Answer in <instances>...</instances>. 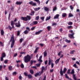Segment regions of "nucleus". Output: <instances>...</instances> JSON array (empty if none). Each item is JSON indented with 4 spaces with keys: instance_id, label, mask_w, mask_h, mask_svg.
<instances>
[{
    "instance_id": "15",
    "label": "nucleus",
    "mask_w": 80,
    "mask_h": 80,
    "mask_svg": "<svg viewBox=\"0 0 80 80\" xmlns=\"http://www.w3.org/2000/svg\"><path fill=\"white\" fill-rule=\"evenodd\" d=\"M26 18H27V21H28V20H31V16H30L27 15L26 16Z\"/></svg>"
},
{
    "instance_id": "3",
    "label": "nucleus",
    "mask_w": 80,
    "mask_h": 80,
    "mask_svg": "<svg viewBox=\"0 0 80 80\" xmlns=\"http://www.w3.org/2000/svg\"><path fill=\"white\" fill-rule=\"evenodd\" d=\"M69 32L71 33L72 34H70L68 35L69 37L70 38H74V36L73 35H75V33L73 32V31L72 30H70L69 31Z\"/></svg>"
},
{
    "instance_id": "35",
    "label": "nucleus",
    "mask_w": 80,
    "mask_h": 80,
    "mask_svg": "<svg viewBox=\"0 0 80 80\" xmlns=\"http://www.w3.org/2000/svg\"><path fill=\"white\" fill-rule=\"evenodd\" d=\"M45 69V67L44 66H42V72H43V70H44V69Z\"/></svg>"
},
{
    "instance_id": "42",
    "label": "nucleus",
    "mask_w": 80,
    "mask_h": 80,
    "mask_svg": "<svg viewBox=\"0 0 80 80\" xmlns=\"http://www.w3.org/2000/svg\"><path fill=\"white\" fill-rule=\"evenodd\" d=\"M8 59H6L4 61V63H5V64H7V63H8Z\"/></svg>"
},
{
    "instance_id": "58",
    "label": "nucleus",
    "mask_w": 80,
    "mask_h": 80,
    "mask_svg": "<svg viewBox=\"0 0 80 80\" xmlns=\"http://www.w3.org/2000/svg\"><path fill=\"white\" fill-rule=\"evenodd\" d=\"M62 31H63V29L62 28H61L59 29L60 32H62Z\"/></svg>"
},
{
    "instance_id": "25",
    "label": "nucleus",
    "mask_w": 80,
    "mask_h": 80,
    "mask_svg": "<svg viewBox=\"0 0 80 80\" xmlns=\"http://www.w3.org/2000/svg\"><path fill=\"white\" fill-rule=\"evenodd\" d=\"M30 72L31 74H33V73H34V72L33 71V70L32 69H30Z\"/></svg>"
},
{
    "instance_id": "53",
    "label": "nucleus",
    "mask_w": 80,
    "mask_h": 80,
    "mask_svg": "<svg viewBox=\"0 0 80 80\" xmlns=\"http://www.w3.org/2000/svg\"><path fill=\"white\" fill-rule=\"evenodd\" d=\"M69 16L70 17H73V15H72V13H70L69 14Z\"/></svg>"
},
{
    "instance_id": "22",
    "label": "nucleus",
    "mask_w": 80,
    "mask_h": 80,
    "mask_svg": "<svg viewBox=\"0 0 80 80\" xmlns=\"http://www.w3.org/2000/svg\"><path fill=\"white\" fill-rule=\"evenodd\" d=\"M41 63H42V62H39V63H37V64H36V66H37V67H40V65H41Z\"/></svg>"
},
{
    "instance_id": "21",
    "label": "nucleus",
    "mask_w": 80,
    "mask_h": 80,
    "mask_svg": "<svg viewBox=\"0 0 80 80\" xmlns=\"http://www.w3.org/2000/svg\"><path fill=\"white\" fill-rule=\"evenodd\" d=\"M1 33L2 35H4V31L3 30H1Z\"/></svg>"
},
{
    "instance_id": "1",
    "label": "nucleus",
    "mask_w": 80,
    "mask_h": 80,
    "mask_svg": "<svg viewBox=\"0 0 80 80\" xmlns=\"http://www.w3.org/2000/svg\"><path fill=\"white\" fill-rule=\"evenodd\" d=\"M24 62L27 63L28 62L30 61V60H31V56L29 55L28 54L27 56L24 57Z\"/></svg>"
},
{
    "instance_id": "56",
    "label": "nucleus",
    "mask_w": 80,
    "mask_h": 80,
    "mask_svg": "<svg viewBox=\"0 0 80 80\" xmlns=\"http://www.w3.org/2000/svg\"><path fill=\"white\" fill-rule=\"evenodd\" d=\"M71 52L70 53L71 54H73V53H74V52H75V51L72 50V51H71Z\"/></svg>"
},
{
    "instance_id": "63",
    "label": "nucleus",
    "mask_w": 80,
    "mask_h": 80,
    "mask_svg": "<svg viewBox=\"0 0 80 80\" xmlns=\"http://www.w3.org/2000/svg\"><path fill=\"white\" fill-rule=\"evenodd\" d=\"M46 76H45L44 77V78L43 80H46Z\"/></svg>"
},
{
    "instance_id": "61",
    "label": "nucleus",
    "mask_w": 80,
    "mask_h": 80,
    "mask_svg": "<svg viewBox=\"0 0 80 80\" xmlns=\"http://www.w3.org/2000/svg\"><path fill=\"white\" fill-rule=\"evenodd\" d=\"M50 63H51V60H49V62H48V65H50Z\"/></svg>"
},
{
    "instance_id": "29",
    "label": "nucleus",
    "mask_w": 80,
    "mask_h": 80,
    "mask_svg": "<svg viewBox=\"0 0 80 80\" xmlns=\"http://www.w3.org/2000/svg\"><path fill=\"white\" fill-rule=\"evenodd\" d=\"M70 71H71V70L70 69H68L67 72V73L68 74H70V73H71Z\"/></svg>"
},
{
    "instance_id": "17",
    "label": "nucleus",
    "mask_w": 80,
    "mask_h": 80,
    "mask_svg": "<svg viewBox=\"0 0 80 80\" xmlns=\"http://www.w3.org/2000/svg\"><path fill=\"white\" fill-rule=\"evenodd\" d=\"M67 28L68 30H72L73 28V27H72V26H69L67 27Z\"/></svg>"
},
{
    "instance_id": "28",
    "label": "nucleus",
    "mask_w": 80,
    "mask_h": 80,
    "mask_svg": "<svg viewBox=\"0 0 80 80\" xmlns=\"http://www.w3.org/2000/svg\"><path fill=\"white\" fill-rule=\"evenodd\" d=\"M51 18V16H49V17H48L46 19V21H47V20H50V18Z\"/></svg>"
},
{
    "instance_id": "11",
    "label": "nucleus",
    "mask_w": 80,
    "mask_h": 80,
    "mask_svg": "<svg viewBox=\"0 0 80 80\" xmlns=\"http://www.w3.org/2000/svg\"><path fill=\"white\" fill-rule=\"evenodd\" d=\"M38 23V22L37 21H35L33 22L32 23L30 24L31 26H32L34 25H37Z\"/></svg>"
},
{
    "instance_id": "26",
    "label": "nucleus",
    "mask_w": 80,
    "mask_h": 80,
    "mask_svg": "<svg viewBox=\"0 0 80 80\" xmlns=\"http://www.w3.org/2000/svg\"><path fill=\"white\" fill-rule=\"evenodd\" d=\"M44 9L46 11H48V10H49V8H47V7H44Z\"/></svg>"
},
{
    "instance_id": "5",
    "label": "nucleus",
    "mask_w": 80,
    "mask_h": 80,
    "mask_svg": "<svg viewBox=\"0 0 80 80\" xmlns=\"http://www.w3.org/2000/svg\"><path fill=\"white\" fill-rule=\"evenodd\" d=\"M75 73V71H74V69H72L71 72V74H73V77L74 80H77V77H76V75L75 74H74Z\"/></svg>"
},
{
    "instance_id": "10",
    "label": "nucleus",
    "mask_w": 80,
    "mask_h": 80,
    "mask_svg": "<svg viewBox=\"0 0 80 80\" xmlns=\"http://www.w3.org/2000/svg\"><path fill=\"white\" fill-rule=\"evenodd\" d=\"M16 26L18 28L20 27H21V24H20V22L19 21H18V23H16L15 24Z\"/></svg>"
},
{
    "instance_id": "62",
    "label": "nucleus",
    "mask_w": 80,
    "mask_h": 80,
    "mask_svg": "<svg viewBox=\"0 0 80 80\" xmlns=\"http://www.w3.org/2000/svg\"><path fill=\"white\" fill-rule=\"evenodd\" d=\"M50 72H51V73L53 72V69H50Z\"/></svg>"
},
{
    "instance_id": "24",
    "label": "nucleus",
    "mask_w": 80,
    "mask_h": 80,
    "mask_svg": "<svg viewBox=\"0 0 80 80\" xmlns=\"http://www.w3.org/2000/svg\"><path fill=\"white\" fill-rule=\"evenodd\" d=\"M34 2H37L38 3V4H40V1H39V0H33Z\"/></svg>"
},
{
    "instance_id": "31",
    "label": "nucleus",
    "mask_w": 80,
    "mask_h": 80,
    "mask_svg": "<svg viewBox=\"0 0 80 80\" xmlns=\"http://www.w3.org/2000/svg\"><path fill=\"white\" fill-rule=\"evenodd\" d=\"M47 29H48V31H50V29H51V26H48L47 27Z\"/></svg>"
},
{
    "instance_id": "52",
    "label": "nucleus",
    "mask_w": 80,
    "mask_h": 80,
    "mask_svg": "<svg viewBox=\"0 0 80 80\" xmlns=\"http://www.w3.org/2000/svg\"><path fill=\"white\" fill-rule=\"evenodd\" d=\"M2 68H3V66H2V65H0V71H1V70H2Z\"/></svg>"
},
{
    "instance_id": "9",
    "label": "nucleus",
    "mask_w": 80,
    "mask_h": 80,
    "mask_svg": "<svg viewBox=\"0 0 80 80\" xmlns=\"http://www.w3.org/2000/svg\"><path fill=\"white\" fill-rule=\"evenodd\" d=\"M29 4H30V5H32V6H37V3L35 2H33V1H31L29 2Z\"/></svg>"
},
{
    "instance_id": "16",
    "label": "nucleus",
    "mask_w": 80,
    "mask_h": 80,
    "mask_svg": "<svg viewBox=\"0 0 80 80\" xmlns=\"http://www.w3.org/2000/svg\"><path fill=\"white\" fill-rule=\"evenodd\" d=\"M42 32V30H40L38 32H36L35 35H39V34H40V33H41V32Z\"/></svg>"
},
{
    "instance_id": "45",
    "label": "nucleus",
    "mask_w": 80,
    "mask_h": 80,
    "mask_svg": "<svg viewBox=\"0 0 80 80\" xmlns=\"http://www.w3.org/2000/svg\"><path fill=\"white\" fill-rule=\"evenodd\" d=\"M9 70H11L12 69V66H10L8 67Z\"/></svg>"
},
{
    "instance_id": "59",
    "label": "nucleus",
    "mask_w": 80,
    "mask_h": 80,
    "mask_svg": "<svg viewBox=\"0 0 80 80\" xmlns=\"http://www.w3.org/2000/svg\"><path fill=\"white\" fill-rule=\"evenodd\" d=\"M31 68H35V69H37V67L36 66H32Z\"/></svg>"
},
{
    "instance_id": "50",
    "label": "nucleus",
    "mask_w": 80,
    "mask_h": 80,
    "mask_svg": "<svg viewBox=\"0 0 80 80\" xmlns=\"http://www.w3.org/2000/svg\"><path fill=\"white\" fill-rule=\"evenodd\" d=\"M19 78L20 80H22V76L20 75L19 76Z\"/></svg>"
},
{
    "instance_id": "19",
    "label": "nucleus",
    "mask_w": 80,
    "mask_h": 80,
    "mask_svg": "<svg viewBox=\"0 0 80 80\" xmlns=\"http://www.w3.org/2000/svg\"><path fill=\"white\" fill-rule=\"evenodd\" d=\"M60 60V58L58 59L55 61V63H56V65H57V63H59Z\"/></svg>"
},
{
    "instance_id": "13",
    "label": "nucleus",
    "mask_w": 80,
    "mask_h": 80,
    "mask_svg": "<svg viewBox=\"0 0 80 80\" xmlns=\"http://www.w3.org/2000/svg\"><path fill=\"white\" fill-rule=\"evenodd\" d=\"M42 56H41L39 58V59L38 60V62H43V61L42 60Z\"/></svg>"
},
{
    "instance_id": "57",
    "label": "nucleus",
    "mask_w": 80,
    "mask_h": 80,
    "mask_svg": "<svg viewBox=\"0 0 80 80\" xmlns=\"http://www.w3.org/2000/svg\"><path fill=\"white\" fill-rule=\"evenodd\" d=\"M54 67V64L53 63H51V68H53Z\"/></svg>"
},
{
    "instance_id": "47",
    "label": "nucleus",
    "mask_w": 80,
    "mask_h": 80,
    "mask_svg": "<svg viewBox=\"0 0 80 80\" xmlns=\"http://www.w3.org/2000/svg\"><path fill=\"white\" fill-rule=\"evenodd\" d=\"M8 27L10 30V31L12 30V28L9 25L8 26Z\"/></svg>"
},
{
    "instance_id": "18",
    "label": "nucleus",
    "mask_w": 80,
    "mask_h": 80,
    "mask_svg": "<svg viewBox=\"0 0 80 80\" xmlns=\"http://www.w3.org/2000/svg\"><path fill=\"white\" fill-rule=\"evenodd\" d=\"M59 16H60L59 14H56L54 18V19H57V18H58Z\"/></svg>"
},
{
    "instance_id": "46",
    "label": "nucleus",
    "mask_w": 80,
    "mask_h": 80,
    "mask_svg": "<svg viewBox=\"0 0 80 80\" xmlns=\"http://www.w3.org/2000/svg\"><path fill=\"white\" fill-rule=\"evenodd\" d=\"M0 45L1 46H2V47H3L4 45L3 43L1 41H0Z\"/></svg>"
},
{
    "instance_id": "64",
    "label": "nucleus",
    "mask_w": 80,
    "mask_h": 80,
    "mask_svg": "<svg viewBox=\"0 0 80 80\" xmlns=\"http://www.w3.org/2000/svg\"><path fill=\"white\" fill-rule=\"evenodd\" d=\"M5 80H9L8 79V78L6 76L5 77Z\"/></svg>"
},
{
    "instance_id": "27",
    "label": "nucleus",
    "mask_w": 80,
    "mask_h": 80,
    "mask_svg": "<svg viewBox=\"0 0 80 80\" xmlns=\"http://www.w3.org/2000/svg\"><path fill=\"white\" fill-rule=\"evenodd\" d=\"M65 41L66 42H67V43H70L71 41L70 40H68L67 39H66L65 40Z\"/></svg>"
},
{
    "instance_id": "36",
    "label": "nucleus",
    "mask_w": 80,
    "mask_h": 80,
    "mask_svg": "<svg viewBox=\"0 0 80 80\" xmlns=\"http://www.w3.org/2000/svg\"><path fill=\"white\" fill-rule=\"evenodd\" d=\"M20 67H21V68H24V65L23 63H22L20 65Z\"/></svg>"
},
{
    "instance_id": "48",
    "label": "nucleus",
    "mask_w": 80,
    "mask_h": 80,
    "mask_svg": "<svg viewBox=\"0 0 80 80\" xmlns=\"http://www.w3.org/2000/svg\"><path fill=\"white\" fill-rule=\"evenodd\" d=\"M24 74L26 77H28V75L27 73L25 72H24Z\"/></svg>"
},
{
    "instance_id": "38",
    "label": "nucleus",
    "mask_w": 80,
    "mask_h": 80,
    "mask_svg": "<svg viewBox=\"0 0 80 80\" xmlns=\"http://www.w3.org/2000/svg\"><path fill=\"white\" fill-rule=\"evenodd\" d=\"M23 38H21V39H20L19 40L20 43H22V42H23Z\"/></svg>"
},
{
    "instance_id": "51",
    "label": "nucleus",
    "mask_w": 80,
    "mask_h": 80,
    "mask_svg": "<svg viewBox=\"0 0 80 80\" xmlns=\"http://www.w3.org/2000/svg\"><path fill=\"white\" fill-rule=\"evenodd\" d=\"M39 19V16H38L37 17H36V20H38Z\"/></svg>"
},
{
    "instance_id": "4",
    "label": "nucleus",
    "mask_w": 80,
    "mask_h": 80,
    "mask_svg": "<svg viewBox=\"0 0 80 80\" xmlns=\"http://www.w3.org/2000/svg\"><path fill=\"white\" fill-rule=\"evenodd\" d=\"M67 70V69L66 68H64L63 70V71L62 70V68H61L60 71V74L61 76H63V73H65Z\"/></svg>"
},
{
    "instance_id": "32",
    "label": "nucleus",
    "mask_w": 80,
    "mask_h": 80,
    "mask_svg": "<svg viewBox=\"0 0 80 80\" xmlns=\"http://www.w3.org/2000/svg\"><path fill=\"white\" fill-rule=\"evenodd\" d=\"M68 24L69 25H72L73 24V22H68Z\"/></svg>"
},
{
    "instance_id": "39",
    "label": "nucleus",
    "mask_w": 80,
    "mask_h": 80,
    "mask_svg": "<svg viewBox=\"0 0 80 80\" xmlns=\"http://www.w3.org/2000/svg\"><path fill=\"white\" fill-rule=\"evenodd\" d=\"M41 20H42V21L43 22V21H44V19H45V17H41Z\"/></svg>"
},
{
    "instance_id": "8",
    "label": "nucleus",
    "mask_w": 80,
    "mask_h": 80,
    "mask_svg": "<svg viewBox=\"0 0 80 80\" xmlns=\"http://www.w3.org/2000/svg\"><path fill=\"white\" fill-rule=\"evenodd\" d=\"M26 30H25L23 32L24 33L25 35H27L28 33V31H30V28L27 27L26 28Z\"/></svg>"
},
{
    "instance_id": "14",
    "label": "nucleus",
    "mask_w": 80,
    "mask_h": 80,
    "mask_svg": "<svg viewBox=\"0 0 80 80\" xmlns=\"http://www.w3.org/2000/svg\"><path fill=\"white\" fill-rule=\"evenodd\" d=\"M22 3H23V2H22L17 1L16 4V5H21V4H22Z\"/></svg>"
},
{
    "instance_id": "37",
    "label": "nucleus",
    "mask_w": 80,
    "mask_h": 80,
    "mask_svg": "<svg viewBox=\"0 0 80 80\" xmlns=\"http://www.w3.org/2000/svg\"><path fill=\"white\" fill-rule=\"evenodd\" d=\"M20 31H17V36H19L20 35Z\"/></svg>"
},
{
    "instance_id": "33",
    "label": "nucleus",
    "mask_w": 80,
    "mask_h": 80,
    "mask_svg": "<svg viewBox=\"0 0 80 80\" xmlns=\"http://www.w3.org/2000/svg\"><path fill=\"white\" fill-rule=\"evenodd\" d=\"M73 67H75V68H78L77 66V64H76L75 63L73 65Z\"/></svg>"
},
{
    "instance_id": "7",
    "label": "nucleus",
    "mask_w": 80,
    "mask_h": 80,
    "mask_svg": "<svg viewBox=\"0 0 80 80\" xmlns=\"http://www.w3.org/2000/svg\"><path fill=\"white\" fill-rule=\"evenodd\" d=\"M2 56L1 57V61L2 62V61H3V58L6 57V54L5 52H3L2 53Z\"/></svg>"
},
{
    "instance_id": "34",
    "label": "nucleus",
    "mask_w": 80,
    "mask_h": 80,
    "mask_svg": "<svg viewBox=\"0 0 80 80\" xmlns=\"http://www.w3.org/2000/svg\"><path fill=\"white\" fill-rule=\"evenodd\" d=\"M57 8L56 6L53 9V11L54 12V11H55L56 10H57Z\"/></svg>"
},
{
    "instance_id": "40",
    "label": "nucleus",
    "mask_w": 80,
    "mask_h": 80,
    "mask_svg": "<svg viewBox=\"0 0 80 80\" xmlns=\"http://www.w3.org/2000/svg\"><path fill=\"white\" fill-rule=\"evenodd\" d=\"M33 63V60H31L30 61L31 65H30L29 67H30V66H32V65Z\"/></svg>"
},
{
    "instance_id": "49",
    "label": "nucleus",
    "mask_w": 80,
    "mask_h": 80,
    "mask_svg": "<svg viewBox=\"0 0 80 80\" xmlns=\"http://www.w3.org/2000/svg\"><path fill=\"white\" fill-rule=\"evenodd\" d=\"M43 72H42V71H41V72H39L38 73V76H40V75H42V73H43Z\"/></svg>"
},
{
    "instance_id": "44",
    "label": "nucleus",
    "mask_w": 80,
    "mask_h": 80,
    "mask_svg": "<svg viewBox=\"0 0 80 80\" xmlns=\"http://www.w3.org/2000/svg\"><path fill=\"white\" fill-rule=\"evenodd\" d=\"M62 53V51H61L59 52L58 53V56H60V55H61V53Z\"/></svg>"
},
{
    "instance_id": "6",
    "label": "nucleus",
    "mask_w": 80,
    "mask_h": 80,
    "mask_svg": "<svg viewBox=\"0 0 80 80\" xmlns=\"http://www.w3.org/2000/svg\"><path fill=\"white\" fill-rule=\"evenodd\" d=\"M17 21V18H15L14 20V21H13L12 20L11 22V26H12V28H14V26L13 25L15 23H14V22H16Z\"/></svg>"
},
{
    "instance_id": "60",
    "label": "nucleus",
    "mask_w": 80,
    "mask_h": 80,
    "mask_svg": "<svg viewBox=\"0 0 80 80\" xmlns=\"http://www.w3.org/2000/svg\"><path fill=\"white\" fill-rule=\"evenodd\" d=\"M38 73H36L35 74V76L36 77H37V76H38Z\"/></svg>"
},
{
    "instance_id": "55",
    "label": "nucleus",
    "mask_w": 80,
    "mask_h": 80,
    "mask_svg": "<svg viewBox=\"0 0 80 80\" xmlns=\"http://www.w3.org/2000/svg\"><path fill=\"white\" fill-rule=\"evenodd\" d=\"M14 9V8L13 7V6H12V7L11 8V11H13V10Z\"/></svg>"
},
{
    "instance_id": "12",
    "label": "nucleus",
    "mask_w": 80,
    "mask_h": 80,
    "mask_svg": "<svg viewBox=\"0 0 80 80\" xmlns=\"http://www.w3.org/2000/svg\"><path fill=\"white\" fill-rule=\"evenodd\" d=\"M21 19L22 20H23L24 21H25L26 22L27 21V17H22L21 18Z\"/></svg>"
},
{
    "instance_id": "30",
    "label": "nucleus",
    "mask_w": 80,
    "mask_h": 80,
    "mask_svg": "<svg viewBox=\"0 0 80 80\" xmlns=\"http://www.w3.org/2000/svg\"><path fill=\"white\" fill-rule=\"evenodd\" d=\"M28 77L29 78L31 79L32 78V76L31 74H29L28 76Z\"/></svg>"
},
{
    "instance_id": "43",
    "label": "nucleus",
    "mask_w": 80,
    "mask_h": 80,
    "mask_svg": "<svg viewBox=\"0 0 80 80\" xmlns=\"http://www.w3.org/2000/svg\"><path fill=\"white\" fill-rule=\"evenodd\" d=\"M17 74V73L16 72H13V73H12V75H16Z\"/></svg>"
},
{
    "instance_id": "20",
    "label": "nucleus",
    "mask_w": 80,
    "mask_h": 80,
    "mask_svg": "<svg viewBox=\"0 0 80 80\" xmlns=\"http://www.w3.org/2000/svg\"><path fill=\"white\" fill-rule=\"evenodd\" d=\"M44 57H47V52L46 51H45L43 53Z\"/></svg>"
},
{
    "instance_id": "41",
    "label": "nucleus",
    "mask_w": 80,
    "mask_h": 80,
    "mask_svg": "<svg viewBox=\"0 0 80 80\" xmlns=\"http://www.w3.org/2000/svg\"><path fill=\"white\" fill-rule=\"evenodd\" d=\"M65 77L66 78H67L68 79L69 78V77L68 76V75H67V74H65Z\"/></svg>"
},
{
    "instance_id": "54",
    "label": "nucleus",
    "mask_w": 80,
    "mask_h": 80,
    "mask_svg": "<svg viewBox=\"0 0 80 80\" xmlns=\"http://www.w3.org/2000/svg\"><path fill=\"white\" fill-rule=\"evenodd\" d=\"M35 27H32L31 28V30H35Z\"/></svg>"
},
{
    "instance_id": "2",
    "label": "nucleus",
    "mask_w": 80,
    "mask_h": 80,
    "mask_svg": "<svg viewBox=\"0 0 80 80\" xmlns=\"http://www.w3.org/2000/svg\"><path fill=\"white\" fill-rule=\"evenodd\" d=\"M10 42H12V43L11 44V48H13V46L15 45V38L13 34L12 35V37L11 38Z\"/></svg>"
},
{
    "instance_id": "23",
    "label": "nucleus",
    "mask_w": 80,
    "mask_h": 80,
    "mask_svg": "<svg viewBox=\"0 0 80 80\" xmlns=\"http://www.w3.org/2000/svg\"><path fill=\"white\" fill-rule=\"evenodd\" d=\"M62 17H66L67 14L66 13H63L62 15Z\"/></svg>"
}]
</instances>
